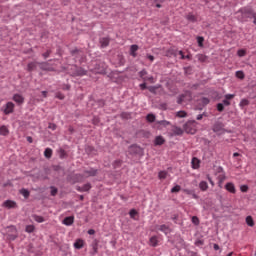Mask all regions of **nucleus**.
<instances>
[{
	"instance_id": "39448f33",
	"label": "nucleus",
	"mask_w": 256,
	"mask_h": 256,
	"mask_svg": "<svg viewBox=\"0 0 256 256\" xmlns=\"http://www.w3.org/2000/svg\"><path fill=\"white\" fill-rule=\"evenodd\" d=\"M241 13L244 21H247V19L253 18V15H254L253 11L249 8L242 9Z\"/></svg>"
},
{
	"instance_id": "412c9836",
	"label": "nucleus",
	"mask_w": 256,
	"mask_h": 256,
	"mask_svg": "<svg viewBox=\"0 0 256 256\" xmlns=\"http://www.w3.org/2000/svg\"><path fill=\"white\" fill-rule=\"evenodd\" d=\"M246 224L248 227H254L255 226V221H253V217L247 216L246 217Z\"/></svg>"
},
{
	"instance_id": "a19ab883",
	"label": "nucleus",
	"mask_w": 256,
	"mask_h": 256,
	"mask_svg": "<svg viewBox=\"0 0 256 256\" xmlns=\"http://www.w3.org/2000/svg\"><path fill=\"white\" fill-rule=\"evenodd\" d=\"M129 215L131 219H135V215H137V210L135 209L130 210Z\"/></svg>"
},
{
	"instance_id": "a18cd8bd",
	"label": "nucleus",
	"mask_w": 256,
	"mask_h": 256,
	"mask_svg": "<svg viewBox=\"0 0 256 256\" xmlns=\"http://www.w3.org/2000/svg\"><path fill=\"white\" fill-rule=\"evenodd\" d=\"M224 109H225V106H223V104H221V103L217 104V110H218L220 113L223 112Z\"/></svg>"
},
{
	"instance_id": "b1692460",
	"label": "nucleus",
	"mask_w": 256,
	"mask_h": 256,
	"mask_svg": "<svg viewBox=\"0 0 256 256\" xmlns=\"http://www.w3.org/2000/svg\"><path fill=\"white\" fill-rule=\"evenodd\" d=\"M12 231L14 234H9L8 235V239L10 241H15V239H17V229L16 228H12Z\"/></svg>"
},
{
	"instance_id": "72a5a7b5",
	"label": "nucleus",
	"mask_w": 256,
	"mask_h": 256,
	"mask_svg": "<svg viewBox=\"0 0 256 256\" xmlns=\"http://www.w3.org/2000/svg\"><path fill=\"white\" fill-rule=\"evenodd\" d=\"M159 179H167V172L166 171H160L158 174Z\"/></svg>"
},
{
	"instance_id": "864d4df0",
	"label": "nucleus",
	"mask_w": 256,
	"mask_h": 256,
	"mask_svg": "<svg viewBox=\"0 0 256 256\" xmlns=\"http://www.w3.org/2000/svg\"><path fill=\"white\" fill-rule=\"evenodd\" d=\"M56 97H57V99H60V100L65 99V95H63L62 93H57Z\"/></svg>"
},
{
	"instance_id": "f3484780",
	"label": "nucleus",
	"mask_w": 256,
	"mask_h": 256,
	"mask_svg": "<svg viewBox=\"0 0 256 256\" xmlns=\"http://www.w3.org/2000/svg\"><path fill=\"white\" fill-rule=\"evenodd\" d=\"M91 189V184L87 183L84 184L82 187L78 186L77 187V191H80L81 193L85 192V191H89Z\"/></svg>"
},
{
	"instance_id": "c03bdc74",
	"label": "nucleus",
	"mask_w": 256,
	"mask_h": 256,
	"mask_svg": "<svg viewBox=\"0 0 256 256\" xmlns=\"http://www.w3.org/2000/svg\"><path fill=\"white\" fill-rule=\"evenodd\" d=\"M192 223H193L194 225H199V218H198L197 216H193V217H192Z\"/></svg>"
},
{
	"instance_id": "6e6d98bb",
	"label": "nucleus",
	"mask_w": 256,
	"mask_h": 256,
	"mask_svg": "<svg viewBox=\"0 0 256 256\" xmlns=\"http://www.w3.org/2000/svg\"><path fill=\"white\" fill-rule=\"evenodd\" d=\"M50 129H52V131H55V129H57V125L50 123L48 126Z\"/></svg>"
},
{
	"instance_id": "423d86ee",
	"label": "nucleus",
	"mask_w": 256,
	"mask_h": 256,
	"mask_svg": "<svg viewBox=\"0 0 256 256\" xmlns=\"http://www.w3.org/2000/svg\"><path fill=\"white\" fill-rule=\"evenodd\" d=\"M15 111V104L13 102H8L4 108L5 115H11Z\"/></svg>"
},
{
	"instance_id": "58836bf2",
	"label": "nucleus",
	"mask_w": 256,
	"mask_h": 256,
	"mask_svg": "<svg viewBox=\"0 0 256 256\" xmlns=\"http://www.w3.org/2000/svg\"><path fill=\"white\" fill-rule=\"evenodd\" d=\"M246 53L247 52L244 49H240L238 50L237 55L238 57H245Z\"/></svg>"
},
{
	"instance_id": "4c0bfd02",
	"label": "nucleus",
	"mask_w": 256,
	"mask_h": 256,
	"mask_svg": "<svg viewBox=\"0 0 256 256\" xmlns=\"http://www.w3.org/2000/svg\"><path fill=\"white\" fill-rule=\"evenodd\" d=\"M247 105H249V100L242 99L240 102V107H247Z\"/></svg>"
},
{
	"instance_id": "de8ad7c7",
	"label": "nucleus",
	"mask_w": 256,
	"mask_h": 256,
	"mask_svg": "<svg viewBox=\"0 0 256 256\" xmlns=\"http://www.w3.org/2000/svg\"><path fill=\"white\" fill-rule=\"evenodd\" d=\"M178 53H179V55H181V59H191V56H189V55H187V56L184 55V54H183V51H181V50H180Z\"/></svg>"
},
{
	"instance_id": "774afa93",
	"label": "nucleus",
	"mask_w": 256,
	"mask_h": 256,
	"mask_svg": "<svg viewBox=\"0 0 256 256\" xmlns=\"http://www.w3.org/2000/svg\"><path fill=\"white\" fill-rule=\"evenodd\" d=\"M43 97H47V91H42Z\"/></svg>"
},
{
	"instance_id": "a211bd4d",
	"label": "nucleus",
	"mask_w": 256,
	"mask_h": 256,
	"mask_svg": "<svg viewBox=\"0 0 256 256\" xmlns=\"http://www.w3.org/2000/svg\"><path fill=\"white\" fill-rule=\"evenodd\" d=\"M0 135L7 137V135H9V128H7V126H5V125L1 126L0 127Z\"/></svg>"
},
{
	"instance_id": "4d7b16f0",
	"label": "nucleus",
	"mask_w": 256,
	"mask_h": 256,
	"mask_svg": "<svg viewBox=\"0 0 256 256\" xmlns=\"http://www.w3.org/2000/svg\"><path fill=\"white\" fill-rule=\"evenodd\" d=\"M183 191H184V193H186V195H192L193 194V190L184 189Z\"/></svg>"
},
{
	"instance_id": "603ef678",
	"label": "nucleus",
	"mask_w": 256,
	"mask_h": 256,
	"mask_svg": "<svg viewBox=\"0 0 256 256\" xmlns=\"http://www.w3.org/2000/svg\"><path fill=\"white\" fill-rule=\"evenodd\" d=\"M51 55V50H47L44 54L43 57L44 59H47V57H49Z\"/></svg>"
},
{
	"instance_id": "c85d7f7f",
	"label": "nucleus",
	"mask_w": 256,
	"mask_h": 256,
	"mask_svg": "<svg viewBox=\"0 0 256 256\" xmlns=\"http://www.w3.org/2000/svg\"><path fill=\"white\" fill-rule=\"evenodd\" d=\"M157 243H158L157 236H152L150 238V244L152 245V247H157Z\"/></svg>"
},
{
	"instance_id": "5fc2aeb1",
	"label": "nucleus",
	"mask_w": 256,
	"mask_h": 256,
	"mask_svg": "<svg viewBox=\"0 0 256 256\" xmlns=\"http://www.w3.org/2000/svg\"><path fill=\"white\" fill-rule=\"evenodd\" d=\"M201 101L204 105H209V98H202Z\"/></svg>"
},
{
	"instance_id": "1a4fd4ad",
	"label": "nucleus",
	"mask_w": 256,
	"mask_h": 256,
	"mask_svg": "<svg viewBox=\"0 0 256 256\" xmlns=\"http://www.w3.org/2000/svg\"><path fill=\"white\" fill-rule=\"evenodd\" d=\"M83 75H87V71L81 67H76L73 72L74 77H83Z\"/></svg>"
},
{
	"instance_id": "6ab92c4d",
	"label": "nucleus",
	"mask_w": 256,
	"mask_h": 256,
	"mask_svg": "<svg viewBox=\"0 0 256 256\" xmlns=\"http://www.w3.org/2000/svg\"><path fill=\"white\" fill-rule=\"evenodd\" d=\"M85 175L86 177H95V175H97V170L93 168H91L90 170H86Z\"/></svg>"
},
{
	"instance_id": "e433bc0d",
	"label": "nucleus",
	"mask_w": 256,
	"mask_h": 256,
	"mask_svg": "<svg viewBox=\"0 0 256 256\" xmlns=\"http://www.w3.org/2000/svg\"><path fill=\"white\" fill-rule=\"evenodd\" d=\"M236 77L238 79H245V73H243V71H237L236 72Z\"/></svg>"
},
{
	"instance_id": "0e129e2a",
	"label": "nucleus",
	"mask_w": 256,
	"mask_h": 256,
	"mask_svg": "<svg viewBox=\"0 0 256 256\" xmlns=\"http://www.w3.org/2000/svg\"><path fill=\"white\" fill-rule=\"evenodd\" d=\"M88 235H95V231L93 229L88 230Z\"/></svg>"
},
{
	"instance_id": "13d9d810",
	"label": "nucleus",
	"mask_w": 256,
	"mask_h": 256,
	"mask_svg": "<svg viewBox=\"0 0 256 256\" xmlns=\"http://www.w3.org/2000/svg\"><path fill=\"white\" fill-rule=\"evenodd\" d=\"M146 81H150V83H155L153 76H146Z\"/></svg>"
},
{
	"instance_id": "e2e57ef3",
	"label": "nucleus",
	"mask_w": 256,
	"mask_h": 256,
	"mask_svg": "<svg viewBox=\"0 0 256 256\" xmlns=\"http://www.w3.org/2000/svg\"><path fill=\"white\" fill-rule=\"evenodd\" d=\"M203 115H205V114H199L198 116H197V121H201V119H203Z\"/></svg>"
},
{
	"instance_id": "79ce46f5",
	"label": "nucleus",
	"mask_w": 256,
	"mask_h": 256,
	"mask_svg": "<svg viewBox=\"0 0 256 256\" xmlns=\"http://www.w3.org/2000/svg\"><path fill=\"white\" fill-rule=\"evenodd\" d=\"M50 189H51V195H52V197H55V195H57V193H58L57 188L54 187V186H52Z\"/></svg>"
},
{
	"instance_id": "f257e3e1",
	"label": "nucleus",
	"mask_w": 256,
	"mask_h": 256,
	"mask_svg": "<svg viewBox=\"0 0 256 256\" xmlns=\"http://www.w3.org/2000/svg\"><path fill=\"white\" fill-rule=\"evenodd\" d=\"M183 129L185 133H190V135H195V133H197V122L195 120H190L184 124Z\"/></svg>"
},
{
	"instance_id": "393cba45",
	"label": "nucleus",
	"mask_w": 256,
	"mask_h": 256,
	"mask_svg": "<svg viewBox=\"0 0 256 256\" xmlns=\"http://www.w3.org/2000/svg\"><path fill=\"white\" fill-rule=\"evenodd\" d=\"M165 143V138L163 136H157L155 138V145H163Z\"/></svg>"
},
{
	"instance_id": "7ed1b4c3",
	"label": "nucleus",
	"mask_w": 256,
	"mask_h": 256,
	"mask_svg": "<svg viewBox=\"0 0 256 256\" xmlns=\"http://www.w3.org/2000/svg\"><path fill=\"white\" fill-rule=\"evenodd\" d=\"M107 71V65L105 63H99L96 65L95 69L93 70V73H98L100 75L105 74Z\"/></svg>"
},
{
	"instance_id": "4be33fe9",
	"label": "nucleus",
	"mask_w": 256,
	"mask_h": 256,
	"mask_svg": "<svg viewBox=\"0 0 256 256\" xmlns=\"http://www.w3.org/2000/svg\"><path fill=\"white\" fill-rule=\"evenodd\" d=\"M53 155V150L51 148H46L44 151V156L46 157V159H51Z\"/></svg>"
},
{
	"instance_id": "ea45409f",
	"label": "nucleus",
	"mask_w": 256,
	"mask_h": 256,
	"mask_svg": "<svg viewBox=\"0 0 256 256\" xmlns=\"http://www.w3.org/2000/svg\"><path fill=\"white\" fill-rule=\"evenodd\" d=\"M158 88L159 86H149L148 90L150 91V93H156Z\"/></svg>"
},
{
	"instance_id": "680f3d73",
	"label": "nucleus",
	"mask_w": 256,
	"mask_h": 256,
	"mask_svg": "<svg viewBox=\"0 0 256 256\" xmlns=\"http://www.w3.org/2000/svg\"><path fill=\"white\" fill-rule=\"evenodd\" d=\"M147 58L149 59V61H155V57L153 55H147Z\"/></svg>"
},
{
	"instance_id": "f704fd0d",
	"label": "nucleus",
	"mask_w": 256,
	"mask_h": 256,
	"mask_svg": "<svg viewBox=\"0 0 256 256\" xmlns=\"http://www.w3.org/2000/svg\"><path fill=\"white\" fill-rule=\"evenodd\" d=\"M37 67V64L35 62L29 63L27 66L28 71H33Z\"/></svg>"
},
{
	"instance_id": "6e6552de",
	"label": "nucleus",
	"mask_w": 256,
	"mask_h": 256,
	"mask_svg": "<svg viewBox=\"0 0 256 256\" xmlns=\"http://www.w3.org/2000/svg\"><path fill=\"white\" fill-rule=\"evenodd\" d=\"M2 207H5L6 209H17V202L12 200H6L3 202Z\"/></svg>"
},
{
	"instance_id": "49530a36",
	"label": "nucleus",
	"mask_w": 256,
	"mask_h": 256,
	"mask_svg": "<svg viewBox=\"0 0 256 256\" xmlns=\"http://www.w3.org/2000/svg\"><path fill=\"white\" fill-rule=\"evenodd\" d=\"M197 41H198L199 47H203V41H205V39L203 37H198Z\"/></svg>"
},
{
	"instance_id": "473e14b6",
	"label": "nucleus",
	"mask_w": 256,
	"mask_h": 256,
	"mask_svg": "<svg viewBox=\"0 0 256 256\" xmlns=\"http://www.w3.org/2000/svg\"><path fill=\"white\" fill-rule=\"evenodd\" d=\"M25 231H26V233H33V231H35V226L27 225Z\"/></svg>"
},
{
	"instance_id": "bb28decb",
	"label": "nucleus",
	"mask_w": 256,
	"mask_h": 256,
	"mask_svg": "<svg viewBox=\"0 0 256 256\" xmlns=\"http://www.w3.org/2000/svg\"><path fill=\"white\" fill-rule=\"evenodd\" d=\"M33 218L37 223H45V218H43V216L34 215Z\"/></svg>"
},
{
	"instance_id": "9d476101",
	"label": "nucleus",
	"mask_w": 256,
	"mask_h": 256,
	"mask_svg": "<svg viewBox=\"0 0 256 256\" xmlns=\"http://www.w3.org/2000/svg\"><path fill=\"white\" fill-rule=\"evenodd\" d=\"M62 223H63V225H66L67 227H71V225H73V223H75V217L68 216V217L64 218Z\"/></svg>"
},
{
	"instance_id": "052dcab7",
	"label": "nucleus",
	"mask_w": 256,
	"mask_h": 256,
	"mask_svg": "<svg viewBox=\"0 0 256 256\" xmlns=\"http://www.w3.org/2000/svg\"><path fill=\"white\" fill-rule=\"evenodd\" d=\"M223 105H225L226 107H229V105H231V102H229L227 99L223 100Z\"/></svg>"
},
{
	"instance_id": "aec40b11",
	"label": "nucleus",
	"mask_w": 256,
	"mask_h": 256,
	"mask_svg": "<svg viewBox=\"0 0 256 256\" xmlns=\"http://www.w3.org/2000/svg\"><path fill=\"white\" fill-rule=\"evenodd\" d=\"M199 189L200 191H207V189H209V184H207L206 181H201L199 183Z\"/></svg>"
},
{
	"instance_id": "dca6fc26",
	"label": "nucleus",
	"mask_w": 256,
	"mask_h": 256,
	"mask_svg": "<svg viewBox=\"0 0 256 256\" xmlns=\"http://www.w3.org/2000/svg\"><path fill=\"white\" fill-rule=\"evenodd\" d=\"M137 51H139V46L136 44L131 45L130 47V55L132 57H137Z\"/></svg>"
},
{
	"instance_id": "0eeeda50",
	"label": "nucleus",
	"mask_w": 256,
	"mask_h": 256,
	"mask_svg": "<svg viewBox=\"0 0 256 256\" xmlns=\"http://www.w3.org/2000/svg\"><path fill=\"white\" fill-rule=\"evenodd\" d=\"M169 125H171V122H169L167 120H161V121L155 122L154 127H155V129L161 130V129H163V127H167Z\"/></svg>"
},
{
	"instance_id": "3c124183",
	"label": "nucleus",
	"mask_w": 256,
	"mask_h": 256,
	"mask_svg": "<svg viewBox=\"0 0 256 256\" xmlns=\"http://www.w3.org/2000/svg\"><path fill=\"white\" fill-rule=\"evenodd\" d=\"M235 97V94H227L225 95V99L230 101V99H233Z\"/></svg>"
},
{
	"instance_id": "f8f14e48",
	"label": "nucleus",
	"mask_w": 256,
	"mask_h": 256,
	"mask_svg": "<svg viewBox=\"0 0 256 256\" xmlns=\"http://www.w3.org/2000/svg\"><path fill=\"white\" fill-rule=\"evenodd\" d=\"M85 247V240L79 238L74 242V249H83Z\"/></svg>"
},
{
	"instance_id": "5701e85b",
	"label": "nucleus",
	"mask_w": 256,
	"mask_h": 256,
	"mask_svg": "<svg viewBox=\"0 0 256 256\" xmlns=\"http://www.w3.org/2000/svg\"><path fill=\"white\" fill-rule=\"evenodd\" d=\"M186 19H187V21H190L191 23L197 22V16H196V15H193V14H191V13H189V14L186 16Z\"/></svg>"
},
{
	"instance_id": "f03ea898",
	"label": "nucleus",
	"mask_w": 256,
	"mask_h": 256,
	"mask_svg": "<svg viewBox=\"0 0 256 256\" xmlns=\"http://www.w3.org/2000/svg\"><path fill=\"white\" fill-rule=\"evenodd\" d=\"M193 99L191 95V91H186L182 95H180L177 99L178 105H181V103H185V101H191Z\"/></svg>"
},
{
	"instance_id": "cd10ccee",
	"label": "nucleus",
	"mask_w": 256,
	"mask_h": 256,
	"mask_svg": "<svg viewBox=\"0 0 256 256\" xmlns=\"http://www.w3.org/2000/svg\"><path fill=\"white\" fill-rule=\"evenodd\" d=\"M172 131H173L174 135H183V129H181L179 127H174Z\"/></svg>"
},
{
	"instance_id": "ddd939ff",
	"label": "nucleus",
	"mask_w": 256,
	"mask_h": 256,
	"mask_svg": "<svg viewBox=\"0 0 256 256\" xmlns=\"http://www.w3.org/2000/svg\"><path fill=\"white\" fill-rule=\"evenodd\" d=\"M13 101H15V103H17L18 105H23V103H25V98H23V96H21L20 94H15L13 96Z\"/></svg>"
},
{
	"instance_id": "c9c22d12",
	"label": "nucleus",
	"mask_w": 256,
	"mask_h": 256,
	"mask_svg": "<svg viewBox=\"0 0 256 256\" xmlns=\"http://www.w3.org/2000/svg\"><path fill=\"white\" fill-rule=\"evenodd\" d=\"M179 191H181L180 185H176L171 189V193H179Z\"/></svg>"
},
{
	"instance_id": "a878e982",
	"label": "nucleus",
	"mask_w": 256,
	"mask_h": 256,
	"mask_svg": "<svg viewBox=\"0 0 256 256\" xmlns=\"http://www.w3.org/2000/svg\"><path fill=\"white\" fill-rule=\"evenodd\" d=\"M100 45H101V47H108L109 46V38H101Z\"/></svg>"
},
{
	"instance_id": "c756f323",
	"label": "nucleus",
	"mask_w": 256,
	"mask_h": 256,
	"mask_svg": "<svg viewBox=\"0 0 256 256\" xmlns=\"http://www.w3.org/2000/svg\"><path fill=\"white\" fill-rule=\"evenodd\" d=\"M176 117H179L180 119H183V118H185V117H187V112H185V111H178L177 113H176Z\"/></svg>"
},
{
	"instance_id": "7c9ffc66",
	"label": "nucleus",
	"mask_w": 256,
	"mask_h": 256,
	"mask_svg": "<svg viewBox=\"0 0 256 256\" xmlns=\"http://www.w3.org/2000/svg\"><path fill=\"white\" fill-rule=\"evenodd\" d=\"M146 119H147L148 123H154V121H155V115H154V114H148V115L146 116Z\"/></svg>"
},
{
	"instance_id": "9b49d317",
	"label": "nucleus",
	"mask_w": 256,
	"mask_h": 256,
	"mask_svg": "<svg viewBox=\"0 0 256 256\" xmlns=\"http://www.w3.org/2000/svg\"><path fill=\"white\" fill-rule=\"evenodd\" d=\"M157 230L161 231L165 235H169V233H171V228H169V226H167L165 224L157 226Z\"/></svg>"
},
{
	"instance_id": "bf43d9fd",
	"label": "nucleus",
	"mask_w": 256,
	"mask_h": 256,
	"mask_svg": "<svg viewBox=\"0 0 256 256\" xmlns=\"http://www.w3.org/2000/svg\"><path fill=\"white\" fill-rule=\"evenodd\" d=\"M140 89H142V91H145V89H147V84L146 83L140 84Z\"/></svg>"
},
{
	"instance_id": "69168bd1",
	"label": "nucleus",
	"mask_w": 256,
	"mask_h": 256,
	"mask_svg": "<svg viewBox=\"0 0 256 256\" xmlns=\"http://www.w3.org/2000/svg\"><path fill=\"white\" fill-rule=\"evenodd\" d=\"M27 141H28V143H33V138L30 137V136H28V137H27Z\"/></svg>"
},
{
	"instance_id": "8fccbe9b",
	"label": "nucleus",
	"mask_w": 256,
	"mask_h": 256,
	"mask_svg": "<svg viewBox=\"0 0 256 256\" xmlns=\"http://www.w3.org/2000/svg\"><path fill=\"white\" fill-rule=\"evenodd\" d=\"M21 194L23 195V197H29V192L26 189H22Z\"/></svg>"
},
{
	"instance_id": "338daca9",
	"label": "nucleus",
	"mask_w": 256,
	"mask_h": 256,
	"mask_svg": "<svg viewBox=\"0 0 256 256\" xmlns=\"http://www.w3.org/2000/svg\"><path fill=\"white\" fill-rule=\"evenodd\" d=\"M252 18H254L253 23H254V25H256V12L253 14Z\"/></svg>"
},
{
	"instance_id": "37998d69",
	"label": "nucleus",
	"mask_w": 256,
	"mask_h": 256,
	"mask_svg": "<svg viewBox=\"0 0 256 256\" xmlns=\"http://www.w3.org/2000/svg\"><path fill=\"white\" fill-rule=\"evenodd\" d=\"M240 190L242 191V193H247L249 191V186L247 185H242L240 187Z\"/></svg>"
},
{
	"instance_id": "09e8293b",
	"label": "nucleus",
	"mask_w": 256,
	"mask_h": 256,
	"mask_svg": "<svg viewBox=\"0 0 256 256\" xmlns=\"http://www.w3.org/2000/svg\"><path fill=\"white\" fill-rule=\"evenodd\" d=\"M198 59H199V61H201L203 63V62H205L207 60V57L205 55H203V54H200L198 56Z\"/></svg>"
},
{
	"instance_id": "4468645a",
	"label": "nucleus",
	"mask_w": 256,
	"mask_h": 256,
	"mask_svg": "<svg viewBox=\"0 0 256 256\" xmlns=\"http://www.w3.org/2000/svg\"><path fill=\"white\" fill-rule=\"evenodd\" d=\"M192 169H199L201 167V160L197 157L192 158Z\"/></svg>"
},
{
	"instance_id": "2eb2a0df",
	"label": "nucleus",
	"mask_w": 256,
	"mask_h": 256,
	"mask_svg": "<svg viewBox=\"0 0 256 256\" xmlns=\"http://www.w3.org/2000/svg\"><path fill=\"white\" fill-rule=\"evenodd\" d=\"M225 189L229 191V193H237V189H235V184L231 183V182H228L226 185H225Z\"/></svg>"
},
{
	"instance_id": "20e7f679",
	"label": "nucleus",
	"mask_w": 256,
	"mask_h": 256,
	"mask_svg": "<svg viewBox=\"0 0 256 256\" xmlns=\"http://www.w3.org/2000/svg\"><path fill=\"white\" fill-rule=\"evenodd\" d=\"M224 127H225V125H223V123L216 122L212 129H213L214 133L221 135L222 133H225Z\"/></svg>"
},
{
	"instance_id": "2f4dec72",
	"label": "nucleus",
	"mask_w": 256,
	"mask_h": 256,
	"mask_svg": "<svg viewBox=\"0 0 256 256\" xmlns=\"http://www.w3.org/2000/svg\"><path fill=\"white\" fill-rule=\"evenodd\" d=\"M139 75H140L141 79H143V81H147V71L146 70L140 71Z\"/></svg>"
}]
</instances>
